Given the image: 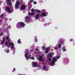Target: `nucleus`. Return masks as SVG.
Here are the masks:
<instances>
[{"instance_id":"cd10ccee","label":"nucleus","mask_w":75,"mask_h":75,"mask_svg":"<svg viewBox=\"0 0 75 75\" xmlns=\"http://www.w3.org/2000/svg\"><path fill=\"white\" fill-rule=\"evenodd\" d=\"M48 51L47 50H46L45 51V53H46V54H47V53H48Z\"/></svg>"},{"instance_id":"c03bdc74","label":"nucleus","mask_w":75,"mask_h":75,"mask_svg":"<svg viewBox=\"0 0 75 75\" xmlns=\"http://www.w3.org/2000/svg\"><path fill=\"white\" fill-rule=\"evenodd\" d=\"M56 46H57V45H56Z\"/></svg>"},{"instance_id":"f257e3e1","label":"nucleus","mask_w":75,"mask_h":75,"mask_svg":"<svg viewBox=\"0 0 75 75\" xmlns=\"http://www.w3.org/2000/svg\"><path fill=\"white\" fill-rule=\"evenodd\" d=\"M28 55L30 59H33V60L34 59V57L32 56V55L30 53V52H29L27 53H25V57L27 60L28 59Z\"/></svg>"},{"instance_id":"2eb2a0df","label":"nucleus","mask_w":75,"mask_h":75,"mask_svg":"<svg viewBox=\"0 0 75 75\" xmlns=\"http://www.w3.org/2000/svg\"><path fill=\"white\" fill-rule=\"evenodd\" d=\"M43 69L45 70V71H48V68H47V67L45 66L43 67Z\"/></svg>"},{"instance_id":"20e7f679","label":"nucleus","mask_w":75,"mask_h":75,"mask_svg":"<svg viewBox=\"0 0 75 75\" xmlns=\"http://www.w3.org/2000/svg\"><path fill=\"white\" fill-rule=\"evenodd\" d=\"M6 11H7L8 13H13V7H12V8L11 10L8 7H6Z\"/></svg>"},{"instance_id":"bb28decb","label":"nucleus","mask_w":75,"mask_h":75,"mask_svg":"<svg viewBox=\"0 0 75 75\" xmlns=\"http://www.w3.org/2000/svg\"><path fill=\"white\" fill-rule=\"evenodd\" d=\"M63 51H66V50H65V49H64V48H63Z\"/></svg>"},{"instance_id":"f03ea898","label":"nucleus","mask_w":75,"mask_h":75,"mask_svg":"<svg viewBox=\"0 0 75 75\" xmlns=\"http://www.w3.org/2000/svg\"><path fill=\"white\" fill-rule=\"evenodd\" d=\"M25 26V24L23 22H19L17 24L16 27L18 28H22Z\"/></svg>"},{"instance_id":"a19ab883","label":"nucleus","mask_w":75,"mask_h":75,"mask_svg":"<svg viewBox=\"0 0 75 75\" xmlns=\"http://www.w3.org/2000/svg\"><path fill=\"white\" fill-rule=\"evenodd\" d=\"M10 41V40H9L8 41V42H9Z\"/></svg>"},{"instance_id":"2f4dec72","label":"nucleus","mask_w":75,"mask_h":75,"mask_svg":"<svg viewBox=\"0 0 75 75\" xmlns=\"http://www.w3.org/2000/svg\"><path fill=\"white\" fill-rule=\"evenodd\" d=\"M33 0H31L30 1V3H32V2H33Z\"/></svg>"},{"instance_id":"c756f323","label":"nucleus","mask_w":75,"mask_h":75,"mask_svg":"<svg viewBox=\"0 0 75 75\" xmlns=\"http://www.w3.org/2000/svg\"><path fill=\"white\" fill-rule=\"evenodd\" d=\"M42 48L43 50H44V49H45V47H42Z\"/></svg>"},{"instance_id":"c9c22d12","label":"nucleus","mask_w":75,"mask_h":75,"mask_svg":"<svg viewBox=\"0 0 75 75\" xmlns=\"http://www.w3.org/2000/svg\"><path fill=\"white\" fill-rule=\"evenodd\" d=\"M12 1V2H14V0H11Z\"/></svg>"},{"instance_id":"0eeeda50","label":"nucleus","mask_w":75,"mask_h":75,"mask_svg":"<svg viewBox=\"0 0 75 75\" xmlns=\"http://www.w3.org/2000/svg\"><path fill=\"white\" fill-rule=\"evenodd\" d=\"M19 7V2L18 1H17L16 2L15 8L16 9H18Z\"/></svg>"},{"instance_id":"b1692460","label":"nucleus","mask_w":75,"mask_h":75,"mask_svg":"<svg viewBox=\"0 0 75 75\" xmlns=\"http://www.w3.org/2000/svg\"><path fill=\"white\" fill-rule=\"evenodd\" d=\"M54 50H58V47L56 46L54 47Z\"/></svg>"},{"instance_id":"423d86ee","label":"nucleus","mask_w":75,"mask_h":75,"mask_svg":"<svg viewBox=\"0 0 75 75\" xmlns=\"http://www.w3.org/2000/svg\"><path fill=\"white\" fill-rule=\"evenodd\" d=\"M57 59L54 58V57H53L52 58V61L51 62L52 65V66H54V64H55V61H56Z\"/></svg>"},{"instance_id":"412c9836","label":"nucleus","mask_w":75,"mask_h":75,"mask_svg":"<svg viewBox=\"0 0 75 75\" xmlns=\"http://www.w3.org/2000/svg\"><path fill=\"white\" fill-rule=\"evenodd\" d=\"M18 44H20L21 43V42H20V39H19L18 40Z\"/></svg>"},{"instance_id":"1a4fd4ad","label":"nucleus","mask_w":75,"mask_h":75,"mask_svg":"<svg viewBox=\"0 0 75 75\" xmlns=\"http://www.w3.org/2000/svg\"><path fill=\"white\" fill-rule=\"evenodd\" d=\"M48 14V13L47 12H44L42 13V15H41L40 16H44V17L45 16H47Z\"/></svg>"},{"instance_id":"4468645a","label":"nucleus","mask_w":75,"mask_h":75,"mask_svg":"<svg viewBox=\"0 0 75 75\" xmlns=\"http://www.w3.org/2000/svg\"><path fill=\"white\" fill-rule=\"evenodd\" d=\"M28 14H29V15H30V16H33V15H34L35 14V13L34 12H29L28 13Z\"/></svg>"},{"instance_id":"f3484780","label":"nucleus","mask_w":75,"mask_h":75,"mask_svg":"<svg viewBox=\"0 0 75 75\" xmlns=\"http://www.w3.org/2000/svg\"><path fill=\"white\" fill-rule=\"evenodd\" d=\"M25 18H26V20H25V22H27V19H29V17L28 16H26Z\"/></svg>"},{"instance_id":"9d476101","label":"nucleus","mask_w":75,"mask_h":75,"mask_svg":"<svg viewBox=\"0 0 75 75\" xmlns=\"http://www.w3.org/2000/svg\"><path fill=\"white\" fill-rule=\"evenodd\" d=\"M33 67H36L37 66V64L35 62H33Z\"/></svg>"},{"instance_id":"4c0bfd02","label":"nucleus","mask_w":75,"mask_h":75,"mask_svg":"<svg viewBox=\"0 0 75 75\" xmlns=\"http://www.w3.org/2000/svg\"><path fill=\"white\" fill-rule=\"evenodd\" d=\"M15 69H14L13 70V71H15Z\"/></svg>"},{"instance_id":"37998d69","label":"nucleus","mask_w":75,"mask_h":75,"mask_svg":"<svg viewBox=\"0 0 75 75\" xmlns=\"http://www.w3.org/2000/svg\"><path fill=\"white\" fill-rule=\"evenodd\" d=\"M28 4H30V3H28Z\"/></svg>"},{"instance_id":"a211bd4d","label":"nucleus","mask_w":75,"mask_h":75,"mask_svg":"<svg viewBox=\"0 0 75 75\" xmlns=\"http://www.w3.org/2000/svg\"><path fill=\"white\" fill-rule=\"evenodd\" d=\"M4 41H5V38H4L3 41L1 42V45H2V44H3L4 42Z\"/></svg>"},{"instance_id":"4be33fe9","label":"nucleus","mask_w":75,"mask_h":75,"mask_svg":"<svg viewBox=\"0 0 75 75\" xmlns=\"http://www.w3.org/2000/svg\"><path fill=\"white\" fill-rule=\"evenodd\" d=\"M60 56H58L56 57V59H59L60 58Z\"/></svg>"},{"instance_id":"a878e982","label":"nucleus","mask_w":75,"mask_h":75,"mask_svg":"<svg viewBox=\"0 0 75 75\" xmlns=\"http://www.w3.org/2000/svg\"><path fill=\"white\" fill-rule=\"evenodd\" d=\"M47 50H50V47H48L47 48Z\"/></svg>"},{"instance_id":"9b49d317","label":"nucleus","mask_w":75,"mask_h":75,"mask_svg":"<svg viewBox=\"0 0 75 75\" xmlns=\"http://www.w3.org/2000/svg\"><path fill=\"white\" fill-rule=\"evenodd\" d=\"M39 17H40V15L39 14H37L35 16V18L36 19H38Z\"/></svg>"},{"instance_id":"f704fd0d","label":"nucleus","mask_w":75,"mask_h":75,"mask_svg":"<svg viewBox=\"0 0 75 75\" xmlns=\"http://www.w3.org/2000/svg\"><path fill=\"white\" fill-rule=\"evenodd\" d=\"M38 49H35V51H38Z\"/></svg>"},{"instance_id":"6e6552de","label":"nucleus","mask_w":75,"mask_h":75,"mask_svg":"<svg viewBox=\"0 0 75 75\" xmlns=\"http://www.w3.org/2000/svg\"><path fill=\"white\" fill-rule=\"evenodd\" d=\"M25 8V6L24 5H22L21 8V10H23Z\"/></svg>"},{"instance_id":"aec40b11","label":"nucleus","mask_w":75,"mask_h":75,"mask_svg":"<svg viewBox=\"0 0 75 75\" xmlns=\"http://www.w3.org/2000/svg\"><path fill=\"white\" fill-rule=\"evenodd\" d=\"M61 45L60 44H59L58 47L59 49H61Z\"/></svg>"},{"instance_id":"dca6fc26","label":"nucleus","mask_w":75,"mask_h":75,"mask_svg":"<svg viewBox=\"0 0 75 75\" xmlns=\"http://www.w3.org/2000/svg\"><path fill=\"white\" fill-rule=\"evenodd\" d=\"M31 11L32 12H34V11H37V9L34 10L33 8L31 10Z\"/></svg>"},{"instance_id":"58836bf2","label":"nucleus","mask_w":75,"mask_h":75,"mask_svg":"<svg viewBox=\"0 0 75 75\" xmlns=\"http://www.w3.org/2000/svg\"><path fill=\"white\" fill-rule=\"evenodd\" d=\"M35 41H37V39H35Z\"/></svg>"},{"instance_id":"473e14b6","label":"nucleus","mask_w":75,"mask_h":75,"mask_svg":"<svg viewBox=\"0 0 75 75\" xmlns=\"http://www.w3.org/2000/svg\"><path fill=\"white\" fill-rule=\"evenodd\" d=\"M3 35V33H1L0 34V36H2Z\"/></svg>"},{"instance_id":"7ed1b4c3","label":"nucleus","mask_w":75,"mask_h":75,"mask_svg":"<svg viewBox=\"0 0 75 75\" xmlns=\"http://www.w3.org/2000/svg\"><path fill=\"white\" fill-rule=\"evenodd\" d=\"M5 45H6V46L8 47V48L11 47V49H12V48H14V44H13V42L8 43L7 42H6L5 43Z\"/></svg>"},{"instance_id":"7c9ffc66","label":"nucleus","mask_w":75,"mask_h":75,"mask_svg":"<svg viewBox=\"0 0 75 75\" xmlns=\"http://www.w3.org/2000/svg\"><path fill=\"white\" fill-rule=\"evenodd\" d=\"M9 52V50H7V53H8Z\"/></svg>"},{"instance_id":"e433bc0d","label":"nucleus","mask_w":75,"mask_h":75,"mask_svg":"<svg viewBox=\"0 0 75 75\" xmlns=\"http://www.w3.org/2000/svg\"><path fill=\"white\" fill-rule=\"evenodd\" d=\"M70 41H72V39H71Z\"/></svg>"},{"instance_id":"ddd939ff","label":"nucleus","mask_w":75,"mask_h":75,"mask_svg":"<svg viewBox=\"0 0 75 75\" xmlns=\"http://www.w3.org/2000/svg\"><path fill=\"white\" fill-rule=\"evenodd\" d=\"M39 61H42V56H40L39 58Z\"/></svg>"},{"instance_id":"a18cd8bd","label":"nucleus","mask_w":75,"mask_h":75,"mask_svg":"<svg viewBox=\"0 0 75 75\" xmlns=\"http://www.w3.org/2000/svg\"><path fill=\"white\" fill-rule=\"evenodd\" d=\"M13 51H15L14 50Z\"/></svg>"},{"instance_id":"ea45409f","label":"nucleus","mask_w":75,"mask_h":75,"mask_svg":"<svg viewBox=\"0 0 75 75\" xmlns=\"http://www.w3.org/2000/svg\"><path fill=\"white\" fill-rule=\"evenodd\" d=\"M33 51V50H31L30 51Z\"/></svg>"},{"instance_id":"f8f14e48","label":"nucleus","mask_w":75,"mask_h":75,"mask_svg":"<svg viewBox=\"0 0 75 75\" xmlns=\"http://www.w3.org/2000/svg\"><path fill=\"white\" fill-rule=\"evenodd\" d=\"M7 2L9 5H11L12 3L10 2V0H7Z\"/></svg>"},{"instance_id":"79ce46f5","label":"nucleus","mask_w":75,"mask_h":75,"mask_svg":"<svg viewBox=\"0 0 75 75\" xmlns=\"http://www.w3.org/2000/svg\"><path fill=\"white\" fill-rule=\"evenodd\" d=\"M1 20H0V22H1Z\"/></svg>"},{"instance_id":"5701e85b","label":"nucleus","mask_w":75,"mask_h":75,"mask_svg":"<svg viewBox=\"0 0 75 75\" xmlns=\"http://www.w3.org/2000/svg\"><path fill=\"white\" fill-rule=\"evenodd\" d=\"M35 11L37 12V13H40V10H38L37 9V11Z\"/></svg>"},{"instance_id":"72a5a7b5","label":"nucleus","mask_w":75,"mask_h":75,"mask_svg":"<svg viewBox=\"0 0 75 75\" xmlns=\"http://www.w3.org/2000/svg\"><path fill=\"white\" fill-rule=\"evenodd\" d=\"M3 16H4V14H2L1 15V17H3Z\"/></svg>"},{"instance_id":"39448f33","label":"nucleus","mask_w":75,"mask_h":75,"mask_svg":"<svg viewBox=\"0 0 75 75\" xmlns=\"http://www.w3.org/2000/svg\"><path fill=\"white\" fill-rule=\"evenodd\" d=\"M52 55H54V54L53 53H50L48 54V55L47 56L48 58H49V59H48L49 61H51V59L50 58H51L52 57Z\"/></svg>"},{"instance_id":"393cba45","label":"nucleus","mask_w":75,"mask_h":75,"mask_svg":"<svg viewBox=\"0 0 75 75\" xmlns=\"http://www.w3.org/2000/svg\"><path fill=\"white\" fill-rule=\"evenodd\" d=\"M20 1L21 3H23V0H20Z\"/></svg>"},{"instance_id":"c85d7f7f","label":"nucleus","mask_w":75,"mask_h":75,"mask_svg":"<svg viewBox=\"0 0 75 75\" xmlns=\"http://www.w3.org/2000/svg\"><path fill=\"white\" fill-rule=\"evenodd\" d=\"M34 4H37V2H36V1H34L33 2Z\"/></svg>"},{"instance_id":"6ab92c4d","label":"nucleus","mask_w":75,"mask_h":75,"mask_svg":"<svg viewBox=\"0 0 75 75\" xmlns=\"http://www.w3.org/2000/svg\"><path fill=\"white\" fill-rule=\"evenodd\" d=\"M8 35V36L6 37V40H8L9 39V35Z\"/></svg>"}]
</instances>
